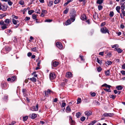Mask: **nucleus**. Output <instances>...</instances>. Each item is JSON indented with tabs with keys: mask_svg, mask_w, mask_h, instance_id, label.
Listing matches in <instances>:
<instances>
[{
	"mask_svg": "<svg viewBox=\"0 0 125 125\" xmlns=\"http://www.w3.org/2000/svg\"><path fill=\"white\" fill-rule=\"evenodd\" d=\"M32 53L30 52H29L27 54V55L29 57L31 56L32 55Z\"/></svg>",
	"mask_w": 125,
	"mask_h": 125,
	"instance_id": "nucleus-54",
	"label": "nucleus"
},
{
	"mask_svg": "<svg viewBox=\"0 0 125 125\" xmlns=\"http://www.w3.org/2000/svg\"><path fill=\"white\" fill-rule=\"evenodd\" d=\"M60 1V0H55L54 2V3L55 4H59Z\"/></svg>",
	"mask_w": 125,
	"mask_h": 125,
	"instance_id": "nucleus-30",
	"label": "nucleus"
},
{
	"mask_svg": "<svg viewBox=\"0 0 125 125\" xmlns=\"http://www.w3.org/2000/svg\"><path fill=\"white\" fill-rule=\"evenodd\" d=\"M53 4V2L52 1H50L49 4H48V6L49 7H51L52 6Z\"/></svg>",
	"mask_w": 125,
	"mask_h": 125,
	"instance_id": "nucleus-28",
	"label": "nucleus"
},
{
	"mask_svg": "<svg viewBox=\"0 0 125 125\" xmlns=\"http://www.w3.org/2000/svg\"><path fill=\"white\" fill-rule=\"evenodd\" d=\"M32 18L33 19H35V20L37 21L38 20L36 19L37 16L36 15L34 14H33L32 15Z\"/></svg>",
	"mask_w": 125,
	"mask_h": 125,
	"instance_id": "nucleus-27",
	"label": "nucleus"
},
{
	"mask_svg": "<svg viewBox=\"0 0 125 125\" xmlns=\"http://www.w3.org/2000/svg\"><path fill=\"white\" fill-rule=\"evenodd\" d=\"M36 72H33V73H32V75H33V76L35 77H37V74H36Z\"/></svg>",
	"mask_w": 125,
	"mask_h": 125,
	"instance_id": "nucleus-40",
	"label": "nucleus"
},
{
	"mask_svg": "<svg viewBox=\"0 0 125 125\" xmlns=\"http://www.w3.org/2000/svg\"><path fill=\"white\" fill-rule=\"evenodd\" d=\"M44 93L45 94V96H47L48 95V92H47V91H44Z\"/></svg>",
	"mask_w": 125,
	"mask_h": 125,
	"instance_id": "nucleus-58",
	"label": "nucleus"
},
{
	"mask_svg": "<svg viewBox=\"0 0 125 125\" xmlns=\"http://www.w3.org/2000/svg\"><path fill=\"white\" fill-rule=\"evenodd\" d=\"M8 4L10 6H11L13 4L12 2L10 0H8Z\"/></svg>",
	"mask_w": 125,
	"mask_h": 125,
	"instance_id": "nucleus-36",
	"label": "nucleus"
},
{
	"mask_svg": "<svg viewBox=\"0 0 125 125\" xmlns=\"http://www.w3.org/2000/svg\"><path fill=\"white\" fill-rule=\"evenodd\" d=\"M121 73L123 75H125V71H121Z\"/></svg>",
	"mask_w": 125,
	"mask_h": 125,
	"instance_id": "nucleus-56",
	"label": "nucleus"
},
{
	"mask_svg": "<svg viewBox=\"0 0 125 125\" xmlns=\"http://www.w3.org/2000/svg\"><path fill=\"white\" fill-rule=\"evenodd\" d=\"M98 10H101L103 8V6L101 5H99L98 6Z\"/></svg>",
	"mask_w": 125,
	"mask_h": 125,
	"instance_id": "nucleus-43",
	"label": "nucleus"
},
{
	"mask_svg": "<svg viewBox=\"0 0 125 125\" xmlns=\"http://www.w3.org/2000/svg\"><path fill=\"white\" fill-rule=\"evenodd\" d=\"M116 97V96L115 95H114L113 94L111 95L110 96V98L113 99H114Z\"/></svg>",
	"mask_w": 125,
	"mask_h": 125,
	"instance_id": "nucleus-35",
	"label": "nucleus"
},
{
	"mask_svg": "<svg viewBox=\"0 0 125 125\" xmlns=\"http://www.w3.org/2000/svg\"><path fill=\"white\" fill-rule=\"evenodd\" d=\"M52 20L47 19L45 20V22H51Z\"/></svg>",
	"mask_w": 125,
	"mask_h": 125,
	"instance_id": "nucleus-47",
	"label": "nucleus"
},
{
	"mask_svg": "<svg viewBox=\"0 0 125 125\" xmlns=\"http://www.w3.org/2000/svg\"><path fill=\"white\" fill-rule=\"evenodd\" d=\"M30 19V17H26L24 19V20L25 21H27L29 20Z\"/></svg>",
	"mask_w": 125,
	"mask_h": 125,
	"instance_id": "nucleus-49",
	"label": "nucleus"
},
{
	"mask_svg": "<svg viewBox=\"0 0 125 125\" xmlns=\"http://www.w3.org/2000/svg\"><path fill=\"white\" fill-rule=\"evenodd\" d=\"M105 74L106 75H110V70H108L107 71H105Z\"/></svg>",
	"mask_w": 125,
	"mask_h": 125,
	"instance_id": "nucleus-25",
	"label": "nucleus"
},
{
	"mask_svg": "<svg viewBox=\"0 0 125 125\" xmlns=\"http://www.w3.org/2000/svg\"><path fill=\"white\" fill-rule=\"evenodd\" d=\"M19 3L21 5H23L24 4V2L22 0H21L19 1Z\"/></svg>",
	"mask_w": 125,
	"mask_h": 125,
	"instance_id": "nucleus-45",
	"label": "nucleus"
},
{
	"mask_svg": "<svg viewBox=\"0 0 125 125\" xmlns=\"http://www.w3.org/2000/svg\"><path fill=\"white\" fill-rule=\"evenodd\" d=\"M114 114H113L110 113H106L104 114L103 115L105 116H110L111 117Z\"/></svg>",
	"mask_w": 125,
	"mask_h": 125,
	"instance_id": "nucleus-8",
	"label": "nucleus"
},
{
	"mask_svg": "<svg viewBox=\"0 0 125 125\" xmlns=\"http://www.w3.org/2000/svg\"><path fill=\"white\" fill-rule=\"evenodd\" d=\"M85 119V117L83 116L81 118V120L82 121H84Z\"/></svg>",
	"mask_w": 125,
	"mask_h": 125,
	"instance_id": "nucleus-41",
	"label": "nucleus"
},
{
	"mask_svg": "<svg viewBox=\"0 0 125 125\" xmlns=\"http://www.w3.org/2000/svg\"><path fill=\"white\" fill-rule=\"evenodd\" d=\"M27 91L25 89H23L22 91L23 93H25Z\"/></svg>",
	"mask_w": 125,
	"mask_h": 125,
	"instance_id": "nucleus-59",
	"label": "nucleus"
},
{
	"mask_svg": "<svg viewBox=\"0 0 125 125\" xmlns=\"http://www.w3.org/2000/svg\"><path fill=\"white\" fill-rule=\"evenodd\" d=\"M71 23V22L70 20L69 19L65 22V24L66 25H67L70 24Z\"/></svg>",
	"mask_w": 125,
	"mask_h": 125,
	"instance_id": "nucleus-14",
	"label": "nucleus"
},
{
	"mask_svg": "<svg viewBox=\"0 0 125 125\" xmlns=\"http://www.w3.org/2000/svg\"><path fill=\"white\" fill-rule=\"evenodd\" d=\"M100 31L101 32L103 33H107L108 34H109V31L104 26L101 28Z\"/></svg>",
	"mask_w": 125,
	"mask_h": 125,
	"instance_id": "nucleus-2",
	"label": "nucleus"
},
{
	"mask_svg": "<svg viewBox=\"0 0 125 125\" xmlns=\"http://www.w3.org/2000/svg\"><path fill=\"white\" fill-rule=\"evenodd\" d=\"M7 31L8 33L9 34V33H11V30H7Z\"/></svg>",
	"mask_w": 125,
	"mask_h": 125,
	"instance_id": "nucleus-60",
	"label": "nucleus"
},
{
	"mask_svg": "<svg viewBox=\"0 0 125 125\" xmlns=\"http://www.w3.org/2000/svg\"><path fill=\"white\" fill-rule=\"evenodd\" d=\"M4 21H0V24L1 25H4L5 23H4Z\"/></svg>",
	"mask_w": 125,
	"mask_h": 125,
	"instance_id": "nucleus-51",
	"label": "nucleus"
},
{
	"mask_svg": "<svg viewBox=\"0 0 125 125\" xmlns=\"http://www.w3.org/2000/svg\"><path fill=\"white\" fill-rule=\"evenodd\" d=\"M122 11L123 15L124 16H125V11L124 10H122Z\"/></svg>",
	"mask_w": 125,
	"mask_h": 125,
	"instance_id": "nucleus-64",
	"label": "nucleus"
},
{
	"mask_svg": "<svg viewBox=\"0 0 125 125\" xmlns=\"http://www.w3.org/2000/svg\"><path fill=\"white\" fill-rule=\"evenodd\" d=\"M46 10H42V12L41 13L44 14V13H46Z\"/></svg>",
	"mask_w": 125,
	"mask_h": 125,
	"instance_id": "nucleus-53",
	"label": "nucleus"
},
{
	"mask_svg": "<svg viewBox=\"0 0 125 125\" xmlns=\"http://www.w3.org/2000/svg\"><path fill=\"white\" fill-rule=\"evenodd\" d=\"M4 22L5 24H4V25L2 26L1 28L3 30H4L7 28V26H9L10 25V23L11 22V21L9 19H6L4 21Z\"/></svg>",
	"mask_w": 125,
	"mask_h": 125,
	"instance_id": "nucleus-1",
	"label": "nucleus"
},
{
	"mask_svg": "<svg viewBox=\"0 0 125 125\" xmlns=\"http://www.w3.org/2000/svg\"><path fill=\"white\" fill-rule=\"evenodd\" d=\"M16 77L15 76H13L12 77L11 79V82H12L15 81V80Z\"/></svg>",
	"mask_w": 125,
	"mask_h": 125,
	"instance_id": "nucleus-32",
	"label": "nucleus"
},
{
	"mask_svg": "<svg viewBox=\"0 0 125 125\" xmlns=\"http://www.w3.org/2000/svg\"><path fill=\"white\" fill-rule=\"evenodd\" d=\"M70 19L72 22L74 21L75 19V16L76 15L74 13H71L70 14Z\"/></svg>",
	"mask_w": 125,
	"mask_h": 125,
	"instance_id": "nucleus-3",
	"label": "nucleus"
},
{
	"mask_svg": "<svg viewBox=\"0 0 125 125\" xmlns=\"http://www.w3.org/2000/svg\"><path fill=\"white\" fill-rule=\"evenodd\" d=\"M56 76L53 73H50L49 75V78L50 80H53L56 77Z\"/></svg>",
	"mask_w": 125,
	"mask_h": 125,
	"instance_id": "nucleus-5",
	"label": "nucleus"
},
{
	"mask_svg": "<svg viewBox=\"0 0 125 125\" xmlns=\"http://www.w3.org/2000/svg\"><path fill=\"white\" fill-rule=\"evenodd\" d=\"M116 88L118 90H122L123 88V87L119 85L116 86Z\"/></svg>",
	"mask_w": 125,
	"mask_h": 125,
	"instance_id": "nucleus-26",
	"label": "nucleus"
},
{
	"mask_svg": "<svg viewBox=\"0 0 125 125\" xmlns=\"http://www.w3.org/2000/svg\"><path fill=\"white\" fill-rule=\"evenodd\" d=\"M122 68L123 69H125V64H124L122 66Z\"/></svg>",
	"mask_w": 125,
	"mask_h": 125,
	"instance_id": "nucleus-63",
	"label": "nucleus"
},
{
	"mask_svg": "<svg viewBox=\"0 0 125 125\" xmlns=\"http://www.w3.org/2000/svg\"><path fill=\"white\" fill-rule=\"evenodd\" d=\"M104 90L106 91V92H111V91L110 90L107 88L104 89Z\"/></svg>",
	"mask_w": 125,
	"mask_h": 125,
	"instance_id": "nucleus-48",
	"label": "nucleus"
},
{
	"mask_svg": "<svg viewBox=\"0 0 125 125\" xmlns=\"http://www.w3.org/2000/svg\"><path fill=\"white\" fill-rule=\"evenodd\" d=\"M120 7L119 6H117L116 8V9L117 12L119 13H120Z\"/></svg>",
	"mask_w": 125,
	"mask_h": 125,
	"instance_id": "nucleus-21",
	"label": "nucleus"
},
{
	"mask_svg": "<svg viewBox=\"0 0 125 125\" xmlns=\"http://www.w3.org/2000/svg\"><path fill=\"white\" fill-rule=\"evenodd\" d=\"M38 105L37 104L35 106H33L31 108V110L32 111H37L38 110Z\"/></svg>",
	"mask_w": 125,
	"mask_h": 125,
	"instance_id": "nucleus-6",
	"label": "nucleus"
},
{
	"mask_svg": "<svg viewBox=\"0 0 125 125\" xmlns=\"http://www.w3.org/2000/svg\"><path fill=\"white\" fill-rule=\"evenodd\" d=\"M103 2V0H97L96 3L99 4H102Z\"/></svg>",
	"mask_w": 125,
	"mask_h": 125,
	"instance_id": "nucleus-22",
	"label": "nucleus"
},
{
	"mask_svg": "<svg viewBox=\"0 0 125 125\" xmlns=\"http://www.w3.org/2000/svg\"><path fill=\"white\" fill-rule=\"evenodd\" d=\"M81 18L82 20H86V17L85 15L83 14L82 15Z\"/></svg>",
	"mask_w": 125,
	"mask_h": 125,
	"instance_id": "nucleus-19",
	"label": "nucleus"
},
{
	"mask_svg": "<svg viewBox=\"0 0 125 125\" xmlns=\"http://www.w3.org/2000/svg\"><path fill=\"white\" fill-rule=\"evenodd\" d=\"M69 120L71 125H74L75 124V122L73 120L71 116H70Z\"/></svg>",
	"mask_w": 125,
	"mask_h": 125,
	"instance_id": "nucleus-11",
	"label": "nucleus"
},
{
	"mask_svg": "<svg viewBox=\"0 0 125 125\" xmlns=\"http://www.w3.org/2000/svg\"><path fill=\"white\" fill-rule=\"evenodd\" d=\"M69 11V9H66L63 11V13L65 14H66Z\"/></svg>",
	"mask_w": 125,
	"mask_h": 125,
	"instance_id": "nucleus-38",
	"label": "nucleus"
},
{
	"mask_svg": "<svg viewBox=\"0 0 125 125\" xmlns=\"http://www.w3.org/2000/svg\"><path fill=\"white\" fill-rule=\"evenodd\" d=\"M31 51L34 52H37L38 51V48L37 47H34L31 48Z\"/></svg>",
	"mask_w": 125,
	"mask_h": 125,
	"instance_id": "nucleus-15",
	"label": "nucleus"
},
{
	"mask_svg": "<svg viewBox=\"0 0 125 125\" xmlns=\"http://www.w3.org/2000/svg\"><path fill=\"white\" fill-rule=\"evenodd\" d=\"M102 70V69L100 67H99L97 68V71L99 72H100Z\"/></svg>",
	"mask_w": 125,
	"mask_h": 125,
	"instance_id": "nucleus-39",
	"label": "nucleus"
},
{
	"mask_svg": "<svg viewBox=\"0 0 125 125\" xmlns=\"http://www.w3.org/2000/svg\"><path fill=\"white\" fill-rule=\"evenodd\" d=\"M58 64L59 62L56 61L52 62V66L54 67H56Z\"/></svg>",
	"mask_w": 125,
	"mask_h": 125,
	"instance_id": "nucleus-10",
	"label": "nucleus"
},
{
	"mask_svg": "<svg viewBox=\"0 0 125 125\" xmlns=\"http://www.w3.org/2000/svg\"><path fill=\"white\" fill-rule=\"evenodd\" d=\"M56 46L58 48L61 49L62 48L63 46L62 45L61 43L60 42H57L56 44Z\"/></svg>",
	"mask_w": 125,
	"mask_h": 125,
	"instance_id": "nucleus-7",
	"label": "nucleus"
},
{
	"mask_svg": "<svg viewBox=\"0 0 125 125\" xmlns=\"http://www.w3.org/2000/svg\"><path fill=\"white\" fill-rule=\"evenodd\" d=\"M18 22L17 20H16L13 19H12V22L14 25H16Z\"/></svg>",
	"mask_w": 125,
	"mask_h": 125,
	"instance_id": "nucleus-20",
	"label": "nucleus"
},
{
	"mask_svg": "<svg viewBox=\"0 0 125 125\" xmlns=\"http://www.w3.org/2000/svg\"><path fill=\"white\" fill-rule=\"evenodd\" d=\"M66 112L67 113L70 112H71V110L70 107L69 106H68L66 108Z\"/></svg>",
	"mask_w": 125,
	"mask_h": 125,
	"instance_id": "nucleus-18",
	"label": "nucleus"
},
{
	"mask_svg": "<svg viewBox=\"0 0 125 125\" xmlns=\"http://www.w3.org/2000/svg\"><path fill=\"white\" fill-rule=\"evenodd\" d=\"M96 120H94L91 122V124L92 125H94L96 122Z\"/></svg>",
	"mask_w": 125,
	"mask_h": 125,
	"instance_id": "nucleus-52",
	"label": "nucleus"
},
{
	"mask_svg": "<svg viewBox=\"0 0 125 125\" xmlns=\"http://www.w3.org/2000/svg\"><path fill=\"white\" fill-rule=\"evenodd\" d=\"M124 3H124H121L120 4L121 5V7L122 10H123L125 9V5Z\"/></svg>",
	"mask_w": 125,
	"mask_h": 125,
	"instance_id": "nucleus-16",
	"label": "nucleus"
},
{
	"mask_svg": "<svg viewBox=\"0 0 125 125\" xmlns=\"http://www.w3.org/2000/svg\"><path fill=\"white\" fill-rule=\"evenodd\" d=\"M37 117V115L35 114H32L30 116V117L31 118L34 119Z\"/></svg>",
	"mask_w": 125,
	"mask_h": 125,
	"instance_id": "nucleus-17",
	"label": "nucleus"
},
{
	"mask_svg": "<svg viewBox=\"0 0 125 125\" xmlns=\"http://www.w3.org/2000/svg\"><path fill=\"white\" fill-rule=\"evenodd\" d=\"M115 51H117L118 53H121L122 51L123 50H121L120 48H116L114 49Z\"/></svg>",
	"mask_w": 125,
	"mask_h": 125,
	"instance_id": "nucleus-12",
	"label": "nucleus"
},
{
	"mask_svg": "<svg viewBox=\"0 0 125 125\" xmlns=\"http://www.w3.org/2000/svg\"><path fill=\"white\" fill-rule=\"evenodd\" d=\"M91 95L92 96H94L96 95V94L95 93H92L91 94Z\"/></svg>",
	"mask_w": 125,
	"mask_h": 125,
	"instance_id": "nucleus-57",
	"label": "nucleus"
},
{
	"mask_svg": "<svg viewBox=\"0 0 125 125\" xmlns=\"http://www.w3.org/2000/svg\"><path fill=\"white\" fill-rule=\"evenodd\" d=\"M11 50V49L8 46H6L5 47V50L7 52H9Z\"/></svg>",
	"mask_w": 125,
	"mask_h": 125,
	"instance_id": "nucleus-24",
	"label": "nucleus"
},
{
	"mask_svg": "<svg viewBox=\"0 0 125 125\" xmlns=\"http://www.w3.org/2000/svg\"><path fill=\"white\" fill-rule=\"evenodd\" d=\"M34 12V11L33 10H31L29 11L28 12V13L29 14L31 15Z\"/></svg>",
	"mask_w": 125,
	"mask_h": 125,
	"instance_id": "nucleus-42",
	"label": "nucleus"
},
{
	"mask_svg": "<svg viewBox=\"0 0 125 125\" xmlns=\"http://www.w3.org/2000/svg\"><path fill=\"white\" fill-rule=\"evenodd\" d=\"M114 92L115 94H117L118 93V91L116 90H114Z\"/></svg>",
	"mask_w": 125,
	"mask_h": 125,
	"instance_id": "nucleus-62",
	"label": "nucleus"
},
{
	"mask_svg": "<svg viewBox=\"0 0 125 125\" xmlns=\"http://www.w3.org/2000/svg\"><path fill=\"white\" fill-rule=\"evenodd\" d=\"M16 123V122L15 121H12L11 123V124H9L8 125H13L15 124Z\"/></svg>",
	"mask_w": 125,
	"mask_h": 125,
	"instance_id": "nucleus-50",
	"label": "nucleus"
},
{
	"mask_svg": "<svg viewBox=\"0 0 125 125\" xmlns=\"http://www.w3.org/2000/svg\"><path fill=\"white\" fill-rule=\"evenodd\" d=\"M85 114L87 116H89L92 114V113L90 111H86L84 112Z\"/></svg>",
	"mask_w": 125,
	"mask_h": 125,
	"instance_id": "nucleus-13",
	"label": "nucleus"
},
{
	"mask_svg": "<svg viewBox=\"0 0 125 125\" xmlns=\"http://www.w3.org/2000/svg\"><path fill=\"white\" fill-rule=\"evenodd\" d=\"M81 99L79 97L78 98L77 100V104H78L81 102Z\"/></svg>",
	"mask_w": 125,
	"mask_h": 125,
	"instance_id": "nucleus-31",
	"label": "nucleus"
},
{
	"mask_svg": "<svg viewBox=\"0 0 125 125\" xmlns=\"http://www.w3.org/2000/svg\"><path fill=\"white\" fill-rule=\"evenodd\" d=\"M99 55H102V56H103V54H104V52H100L99 53Z\"/></svg>",
	"mask_w": 125,
	"mask_h": 125,
	"instance_id": "nucleus-61",
	"label": "nucleus"
},
{
	"mask_svg": "<svg viewBox=\"0 0 125 125\" xmlns=\"http://www.w3.org/2000/svg\"><path fill=\"white\" fill-rule=\"evenodd\" d=\"M69 2H70L69 1H67V2L66 3H65L64 4V6H66Z\"/></svg>",
	"mask_w": 125,
	"mask_h": 125,
	"instance_id": "nucleus-55",
	"label": "nucleus"
},
{
	"mask_svg": "<svg viewBox=\"0 0 125 125\" xmlns=\"http://www.w3.org/2000/svg\"><path fill=\"white\" fill-rule=\"evenodd\" d=\"M1 7H2V11H5L7 10L8 7L5 4H3L1 5Z\"/></svg>",
	"mask_w": 125,
	"mask_h": 125,
	"instance_id": "nucleus-4",
	"label": "nucleus"
},
{
	"mask_svg": "<svg viewBox=\"0 0 125 125\" xmlns=\"http://www.w3.org/2000/svg\"><path fill=\"white\" fill-rule=\"evenodd\" d=\"M23 119L24 121H26L28 119V116H25L23 117Z\"/></svg>",
	"mask_w": 125,
	"mask_h": 125,
	"instance_id": "nucleus-37",
	"label": "nucleus"
},
{
	"mask_svg": "<svg viewBox=\"0 0 125 125\" xmlns=\"http://www.w3.org/2000/svg\"><path fill=\"white\" fill-rule=\"evenodd\" d=\"M106 63L108 65H109L111 64H112V63L110 61L108 60L107 61Z\"/></svg>",
	"mask_w": 125,
	"mask_h": 125,
	"instance_id": "nucleus-44",
	"label": "nucleus"
},
{
	"mask_svg": "<svg viewBox=\"0 0 125 125\" xmlns=\"http://www.w3.org/2000/svg\"><path fill=\"white\" fill-rule=\"evenodd\" d=\"M97 62L100 64H101L102 63V61L99 60V59L98 58H97Z\"/></svg>",
	"mask_w": 125,
	"mask_h": 125,
	"instance_id": "nucleus-34",
	"label": "nucleus"
},
{
	"mask_svg": "<svg viewBox=\"0 0 125 125\" xmlns=\"http://www.w3.org/2000/svg\"><path fill=\"white\" fill-rule=\"evenodd\" d=\"M114 13L113 11H111L110 12L109 16L111 17H112L114 15Z\"/></svg>",
	"mask_w": 125,
	"mask_h": 125,
	"instance_id": "nucleus-29",
	"label": "nucleus"
},
{
	"mask_svg": "<svg viewBox=\"0 0 125 125\" xmlns=\"http://www.w3.org/2000/svg\"><path fill=\"white\" fill-rule=\"evenodd\" d=\"M72 73L69 72L67 73H66V77L67 78H70L72 77Z\"/></svg>",
	"mask_w": 125,
	"mask_h": 125,
	"instance_id": "nucleus-9",
	"label": "nucleus"
},
{
	"mask_svg": "<svg viewBox=\"0 0 125 125\" xmlns=\"http://www.w3.org/2000/svg\"><path fill=\"white\" fill-rule=\"evenodd\" d=\"M12 17L13 18L12 19H17L18 18V17L17 16H16L15 15H13L12 16Z\"/></svg>",
	"mask_w": 125,
	"mask_h": 125,
	"instance_id": "nucleus-46",
	"label": "nucleus"
},
{
	"mask_svg": "<svg viewBox=\"0 0 125 125\" xmlns=\"http://www.w3.org/2000/svg\"><path fill=\"white\" fill-rule=\"evenodd\" d=\"M30 80L32 82H36V79L35 78L33 77L30 78Z\"/></svg>",
	"mask_w": 125,
	"mask_h": 125,
	"instance_id": "nucleus-23",
	"label": "nucleus"
},
{
	"mask_svg": "<svg viewBox=\"0 0 125 125\" xmlns=\"http://www.w3.org/2000/svg\"><path fill=\"white\" fill-rule=\"evenodd\" d=\"M81 114L80 112H78L76 114V116L77 118H79L80 116L81 115Z\"/></svg>",
	"mask_w": 125,
	"mask_h": 125,
	"instance_id": "nucleus-33",
	"label": "nucleus"
}]
</instances>
